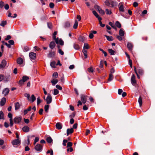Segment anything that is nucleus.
Wrapping results in <instances>:
<instances>
[{
  "label": "nucleus",
  "mask_w": 155,
  "mask_h": 155,
  "mask_svg": "<svg viewBox=\"0 0 155 155\" xmlns=\"http://www.w3.org/2000/svg\"><path fill=\"white\" fill-rule=\"evenodd\" d=\"M29 79V78L26 75L24 76L22 78V79L19 81L18 84L22 85L24 84V82L28 81Z\"/></svg>",
  "instance_id": "obj_1"
},
{
  "label": "nucleus",
  "mask_w": 155,
  "mask_h": 155,
  "mask_svg": "<svg viewBox=\"0 0 155 155\" xmlns=\"http://www.w3.org/2000/svg\"><path fill=\"white\" fill-rule=\"evenodd\" d=\"M42 145L38 143L35 146V149L38 152H40L42 150Z\"/></svg>",
  "instance_id": "obj_2"
},
{
  "label": "nucleus",
  "mask_w": 155,
  "mask_h": 155,
  "mask_svg": "<svg viewBox=\"0 0 155 155\" xmlns=\"http://www.w3.org/2000/svg\"><path fill=\"white\" fill-rule=\"evenodd\" d=\"M47 103L48 104H49L51 103L52 101V98L51 95L48 94V96L46 98V99Z\"/></svg>",
  "instance_id": "obj_3"
},
{
  "label": "nucleus",
  "mask_w": 155,
  "mask_h": 155,
  "mask_svg": "<svg viewBox=\"0 0 155 155\" xmlns=\"http://www.w3.org/2000/svg\"><path fill=\"white\" fill-rule=\"evenodd\" d=\"M21 117H16L14 119V123L15 124L19 123L21 120Z\"/></svg>",
  "instance_id": "obj_4"
},
{
  "label": "nucleus",
  "mask_w": 155,
  "mask_h": 155,
  "mask_svg": "<svg viewBox=\"0 0 155 155\" xmlns=\"http://www.w3.org/2000/svg\"><path fill=\"white\" fill-rule=\"evenodd\" d=\"M29 56L31 60H35L36 58V54L34 52H31L29 54Z\"/></svg>",
  "instance_id": "obj_5"
},
{
  "label": "nucleus",
  "mask_w": 155,
  "mask_h": 155,
  "mask_svg": "<svg viewBox=\"0 0 155 155\" xmlns=\"http://www.w3.org/2000/svg\"><path fill=\"white\" fill-rule=\"evenodd\" d=\"M6 61L5 60H3L1 64H0V68H3L5 67L6 65Z\"/></svg>",
  "instance_id": "obj_6"
},
{
  "label": "nucleus",
  "mask_w": 155,
  "mask_h": 155,
  "mask_svg": "<svg viewBox=\"0 0 155 155\" xmlns=\"http://www.w3.org/2000/svg\"><path fill=\"white\" fill-rule=\"evenodd\" d=\"M20 141L19 139H15L12 141V143L13 146L20 144Z\"/></svg>",
  "instance_id": "obj_7"
},
{
  "label": "nucleus",
  "mask_w": 155,
  "mask_h": 155,
  "mask_svg": "<svg viewBox=\"0 0 155 155\" xmlns=\"http://www.w3.org/2000/svg\"><path fill=\"white\" fill-rule=\"evenodd\" d=\"M55 127L58 130L61 129L62 127V124L61 123L58 122L55 125Z\"/></svg>",
  "instance_id": "obj_8"
},
{
  "label": "nucleus",
  "mask_w": 155,
  "mask_h": 155,
  "mask_svg": "<svg viewBox=\"0 0 155 155\" xmlns=\"http://www.w3.org/2000/svg\"><path fill=\"white\" fill-rule=\"evenodd\" d=\"M131 82L132 84L133 85L136 83V81L135 80V76L134 74H133L131 79Z\"/></svg>",
  "instance_id": "obj_9"
},
{
  "label": "nucleus",
  "mask_w": 155,
  "mask_h": 155,
  "mask_svg": "<svg viewBox=\"0 0 155 155\" xmlns=\"http://www.w3.org/2000/svg\"><path fill=\"white\" fill-rule=\"evenodd\" d=\"M81 99L83 104L86 103L87 101V96H85L84 95H81Z\"/></svg>",
  "instance_id": "obj_10"
},
{
  "label": "nucleus",
  "mask_w": 155,
  "mask_h": 155,
  "mask_svg": "<svg viewBox=\"0 0 155 155\" xmlns=\"http://www.w3.org/2000/svg\"><path fill=\"white\" fill-rule=\"evenodd\" d=\"M9 92V89L8 88H6L3 90L2 92V94H4L5 96H6L8 94Z\"/></svg>",
  "instance_id": "obj_11"
},
{
  "label": "nucleus",
  "mask_w": 155,
  "mask_h": 155,
  "mask_svg": "<svg viewBox=\"0 0 155 155\" xmlns=\"http://www.w3.org/2000/svg\"><path fill=\"white\" fill-rule=\"evenodd\" d=\"M6 99L4 97H3L0 101V106H2L4 105L6 102Z\"/></svg>",
  "instance_id": "obj_12"
},
{
  "label": "nucleus",
  "mask_w": 155,
  "mask_h": 155,
  "mask_svg": "<svg viewBox=\"0 0 155 155\" xmlns=\"http://www.w3.org/2000/svg\"><path fill=\"white\" fill-rule=\"evenodd\" d=\"M137 73L139 74L142 75L143 74V71L141 68H139L137 69Z\"/></svg>",
  "instance_id": "obj_13"
},
{
  "label": "nucleus",
  "mask_w": 155,
  "mask_h": 155,
  "mask_svg": "<svg viewBox=\"0 0 155 155\" xmlns=\"http://www.w3.org/2000/svg\"><path fill=\"white\" fill-rule=\"evenodd\" d=\"M117 3L116 2L114 1H110V7H113L114 6H117Z\"/></svg>",
  "instance_id": "obj_14"
},
{
  "label": "nucleus",
  "mask_w": 155,
  "mask_h": 155,
  "mask_svg": "<svg viewBox=\"0 0 155 155\" xmlns=\"http://www.w3.org/2000/svg\"><path fill=\"white\" fill-rule=\"evenodd\" d=\"M55 44L54 42L52 41L49 44V47L51 49H53L55 46Z\"/></svg>",
  "instance_id": "obj_15"
},
{
  "label": "nucleus",
  "mask_w": 155,
  "mask_h": 155,
  "mask_svg": "<svg viewBox=\"0 0 155 155\" xmlns=\"http://www.w3.org/2000/svg\"><path fill=\"white\" fill-rule=\"evenodd\" d=\"M74 130L73 128L68 129L67 130V136H68L70 134H71L73 133Z\"/></svg>",
  "instance_id": "obj_16"
},
{
  "label": "nucleus",
  "mask_w": 155,
  "mask_h": 155,
  "mask_svg": "<svg viewBox=\"0 0 155 155\" xmlns=\"http://www.w3.org/2000/svg\"><path fill=\"white\" fill-rule=\"evenodd\" d=\"M23 60L21 58H18L17 60V62L19 64H21L23 63Z\"/></svg>",
  "instance_id": "obj_17"
},
{
  "label": "nucleus",
  "mask_w": 155,
  "mask_h": 155,
  "mask_svg": "<svg viewBox=\"0 0 155 155\" xmlns=\"http://www.w3.org/2000/svg\"><path fill=\"white\" fill-rule=\"evenodd\" d=\"M22 130L24 132H28L29 130V128L27 126H25L22 128Z\"/></svg>",
  "instance_id": "obj_18"
},
{
  "label": "nucleus",
  "mask_w": 155,
  "mask_h": 155,
  "mask_svg": "<svg viewBox=\"0 0 155 155\" xmlns=\"http://www.w3.org/2000/svg\"><path fill=\"white\" fill-rule=\"evenodd\" d=\"M127 46L128 49L130 50H131L133 48V45L131 43L128 42Z\"/></svg>",
  "instance_id": "obj_19"
},
{
  "label": "nucleus",
  "mask_w": 155,
  "mask_h": 155,
  "mask_svg": "<svg viewBox=\"0 0 155 155\" xmlns=\"http://www.w3.org/2000/svg\"><path fill=\"white\" fill-rule=\"evenodd\" d=\"M20 107V104L18 102L15 104V110L18 109Z\"/></svg>",
  "instance_id": "obj_20"
},
{
  "label": "nucleus",
  "mask_w": 155,
  "mask_h": 155,
  "mask_svg": "<svg viewBox=\"0 0 155 155\" xmlns=\"http://www.w3.org/2000/svg\"><path fill=\"white\" fill-rule=\"evenodd\" d=\"M82 52L84 54V55L85 57V58H86L87 57V50L85 49H83L82 50Z\"/></svg>",
  "instance_id": "obj_21"
},
{
  "label": "nucleus",
  "mask_w": 155,
  "mask_h": 155,
  "mask_svg": "<svg viewBox=\"0 0 155 155\" xmlns=\"http://www.w3.org/2000/svg\"><path fill=\"white\" fill-rule=\"evenodd\" d=\"M119 35L120 36H123L124 35V32L122 29H120L119 31Z\"/></svg>",
  "instance_id": "obj_22"
},
{
  "label": "nucleus",
  "mask_w": 155,
  "mask_h": 155,
  "mask_svg": "<svg viewBox=\"0 0 155 155\" xmlns=\"http://www.w3.org/2000/svg\"><path fill=\"white\" fill-rule=\"evenodd\" d=\"M70 24L68 22H66L64 24V26L65 28H69L70 27Z\"/></svg>",
  "instance_id": "obj_23"
},
{
  "label": "nucleus",
  "mask_w": 155,
  "mask_h": 155,
  "mask_svg": "<svg viewBox=\"0 0 155 155\" xmlns=\"http://www.w3.org/2000/svg\"><path fill=\"white\" fill-rule=\"evenodd\" d=\"M104 36L109 41H112L113 40V38L111 36H107L106 35H105Z\"/></svg>",
  "instance_id": "obj_24"
},
{
  "label": "nucleus",
  "mask_w": 155,
  "mask_h": 155,
  "mask_svg": "<svg viewBox=\"0 0 155 155\" xmlns=\"http://www.w3.org/2000/svg\"><path fill=\"white\" fill-rule=\"evenodd\" d=\"M48 143H51L53 141V140L51 137H49L46 139Z\"/></svg>",
  "instance_id": "obj_25"
},
{
  "label": "nucleus",
  "mask_w": 155,
  "mask_h": 155,
  "mask_svg": "<svg viewBox=\"0 0 155 155\" xmlns=\"http://www.w3.org/2000/svg\"><path fill=\"white\" fill-rule=\"evenodd\" d=\"M36 97L34 94H32L31 95V100H30L31 102L32 103L36 100Z\"/></svg>",
  "instance_id": "obj_26"
},
{
  "label": "nucleus",
  "mask_w": 155,
  "mask_h": 155,
  "mask_svg": "<svg viewBox=\"0 0 155 155\" xmlns=\"http://www.w3.org/2000/svg\"><path fill=\"white\" fill-rule=\"evenodd\" d=\"M58 80L57 79H53L51 80V82L52 83L53 85H54L58 82Z\"/></svg>",
  "instance_id": "obj_27"
},
{
  "label": "nucleus",
  "mask_w": 155,
  "mask_h": 155,
  "mask_svg": "<svg viewBox=\"0 0 155 155\" xmlns=\"http://www.w3.org/2000/svg\"><path fill=\"white\" fill-rule=\"evenodd\" d=\"M98 18V20L99 21V24L101 27H104L105 26V25L104 24H102V22L101 21V20H102V18Z\"/></svg>",
  "instance_id": "obj_28"
},
{
  "label": "nucleus",
  "mask_w": 155,
  "mask_h": 155,
  "mask_svg": "<svg viewBox=\"0 0 155 155\" xmlns=\"http://www.w3.org/2000/svg\"><path fill=\"white\" fill-rule=\"evenodd\" d=\"M108 52L111 55H114L115 54V51L112 49H109Z\"/></svg>",
  "instance_id": "obj_29"
},
{
  "label": "nucleus",
  "mask_w": 155,
  "mask_h": 155,
  "mask_svg": "<svg viewBox=\"0 0 155 155\" xmlns=\"http://www.w3.org/2000/svg\"><path fill=\"white\" fill-rule=\"evenodd\" d=\"M73 47L74 48L77 50H78L80 49V47L79 45L76 44H74L73 45Z\"/></svg>",
  "instance_id": "obj_30"
},
{
  "label": "nucleus",
  "mask_w": 155,
  "mask_h": 155,
  "mask_svg": "<svg viewBox=\"0 0 155 155\" xmlns=\"http://www.w3.org/2000/svg\"><path fill=\"white\" fill-rule=\"evenodd\" d=\"M93 14L95 16V17L98 18H98H101L99 16V15L95 11H93Z\"/></svg>",
  "instance_id": "obj_31"
},
{
  "label": "nucleus",
  "mask_w": 155,
  "mask_h": 155,
  "mask_svg": "<svg viewBox=\"0 0 155 155\" xmlns=\"http://www.w3.org/2000/svg\"><path fill=\"white\" fill-rule=\"evenodd\" d=\"M78 22L77 20L75 21L73 25V28L74 29H76L78 26Z\"/></svg>",
  "instance_id": "obj_32"
},
{
  "label": "nucleus",
  "mask_w": 155,
  "mask_h": 155,
  "mask_svg": "<svg viewBox=\"0 0 155 155\" xmlns=\"http://www.w3.org/2000/svg\"><path fill=\"white\" fill-rule=\"evenodd\" d=\"M138 102L140 106H141L142 104V100L141 97H139L138 99Z\"/></svg>",
  "instance_id": "obj_33"
},
{
  "label": "nucleus",
  "mask_w": 155,
  "mask_h": 155,
  "mask_svg": "<svg viewBox=\"0 0 155 155\" xmlns=\"http://www.w3.org/2000/svg\"><path fill=\"white\" fill-rule=\"evenodd\" d=\"M54 55V53L53 52L51 51L48 54V56L50 57H53Z\"/></svg>",
  "instance_id": "obj_34"
},
{
  "label": "nucleus",
  "mask_w": 155,
  "mask_h": 155,
  "mask_svg": "<svg viewBox=\"0 0 155 155\" xmlns=\"http://www.w3.org/2000/svg\"><path fill=\"white\" fill-rule=\"evenodd\" d=\"M119 10L120 11L123 12L124 11V7L123 5H120L119 8Z\"/></svg>",
  "instance_id": "obj_35"
},
{
  "label": "nucleus",
  "mask_w": 155,
  "mask_h": 155,
  "mask_svg": "<svg viewBox=\"0 0 155 155\" xmlns=\"http://www.w3.org/2000/svg\"><path fill=\"white\" fill-rule=\"evenodd\" d=\"M115 25L118 28H120L121 27V25L120 23L118 21L116 22Z\"/></svg>",
  "instance_id": "obj_36"
},
{
  "label": "nucleus",
  "mask_w": 155,
  "mask_h": 155,
  "mask_svg": "<svg viewBox=\"0 0 155 155\" xmlns=\"http://www.w3.org/2000/svg\"><path fill=\"white\" fill-rule=\"evenodd\" d=\"M113 75L111 74H110L108 78V81H111L113 80Z\"/></svg>",
  "instance_id": "obj_37"
},
{
  "label": "nucleus",
  "mask_w": 155,
  "mask_h": 155,
  "mask_svg": "<svg viewBox=\"0 0 155 155\" xmlns=\"http://www.w3.org/2000/svg\"><path fill=\"white\" fill-rule=\"evenodd\" d=\"M56 65V63L54 61H52L50 63V65L52 68H55Z\"/></svg>",
  "instance_id": "obj_38"
},
{
  "label": "nucleus",
  "mask_w": 155,
  "mask_h": 155,
  "mask_svg": "<svg viewBox=\"0 0 155 155\" xmlns=\"http://www.w3.org/2000/svg\"><path fill=\"white\" fill-rule=\"evenodd\" d=\"M7 22L6 21H2L0 24V25L3 27H4L6 25Z\"/></svg>",
  "instance_id": "obj_39"
},
{
  "label": "nucleus",
  "mask_w": 155,
  "mask_h": 155,
  "mask_svg": "<svg viewBox=\"0 0 155 155\" xmlns=\"http://www.w3.org/2000/svg\"><path fill=\"white\" fill-rule=\"evenodd\" d=\"M58 44H59L60 45H64V41L62 39H60L59 40L58 39Z\"/></svg>",
  "instance_id": "obj_40"
},
{
  "label": "nucleus",
  "mask_w": 155,
  "mask_h": 155,
  "mask_svg": "<svg viewBox=\"0 0 155 155\" xmlns=\"http://www.w3.org/2000/svg\"><path fill=\"white\" fill-rule=\"evenodd\" d=\"M4 114L2 111H0V119H4Z\"/></svg>",
  "instance_id": "obj_41"
},
{
  "label": "nucleus",
  "mask_w": 155,
  "mask_h": 155,
  "mask_svg": "<svg viewBox=\"0 0 155 155\" xmlns=\"http://www.w3.org/2000/svg\"><path fill=\"white\" fill-rule=\"evenodd\" d=\"M49 108V105H45V110L46 112H48V110Z\"/></svg>",
  "instance_id": "obj_42"
},
{
  "label": "nucleus",
  "mask_w": 155,
  "mask_h": 155,
  "mask_svg": "<svg viewBox=\"0 0 155 155\" xmlns=\"http://www.w3.org/2000/svg\"><path fill=\"white\" fill-rule=\"evenodd\" d=\"M109 24L111 26L112 28H114V29H116V28L115 26L114 25V24H113L112 22H109Z\"/></svg>",
  "instance_id": "obj_43"
},
{
  "label": "nucleus",
  "mask_w": 155,
  "mask_h": 155,
  "mask_svg": "<svg viewBox=\"0 0 155 155\" xmlns=\"http://www.w3.org/2000/svg\"><path fill=\"white\" fill-rule=\"evenodd\" d=\"M99 50L102 51L104 54L105 57H106L107 55V53L106 52L104 51L103 49L101 48H100Z\"/></svg>",
  "instance_id": "obj_44"
},
{
  "label": "nucleus",
  "mask_w": 155,
  "mask_h": 155,
  "mask_svg": "<svg viewBox=\"0 0 155 155\" xmlns=\"http://www.w3.org/2000/svg\"><path fill=\"white\" fill-rule=\"evenodd\" d=\"M47 25L48 27L50 28L51 29L52 27V24L51 22H47Z\"/></svg>",
  "instance_id": "obj_45"
},
{
  "label": "nucleus",
  "mask_w": 155,
  "mask_h": 155,
  "mask_svg": "<svg viewBox=\"0 0 155 155\" xmlns=\"http://www.w3.org/2000/svg\"><path fill=\"white\" fill-rule=\"evenodd\" d=\"M59 93V91L57 89H54V91L53 94L54 95H56Z\"/></svg>",
  "instance_id": "obj_46"
},
{
  "label": "nucleus",
  "mask_w": 155,
  "mask_h": 155,
  "mask_svg": "<svg viewBox=\"0 0 155 155\" xmlns=\"http://www.w3.org/2000/svg\"><path fill=\"white\" fill-rule=\"evenodd\" d=\"M24 95H25V97H27L28 100V101H30V95L28 94L25 93Z\"/></svg>",
  "instance_id": "obj_47"
},
{
  "label": "nucleus",
  "mask_w": 155,
  "mask_h": 155,
  "mask_svg": "<svg viewBox=\"0 0 155 155\" xmlns=\"http://www.w3.org/2000/svg\"><path fill=\"white\" fill-rule=\"evenodd\" d=\"M58 74L57 72H55L53 74L52 77L53 78H56L58 77Z\"/></svg>",
  "instance_id": "obj_48"
},
{
  "label": "nucleus",
  "mask_w": 155,
  "mask_h": 155,
  "mask_svg": "<svg viewBox=\"0 0 155 155\" xmlns=\"http://www.w3.org/2000/svg\"><path fill=\"white\" fill-rule=\"evenodd\" d=\"M89 48V47L87 43H84V49H87Z\"/></svg>",
  "instance_id": "obj_49"
},
{
  "label": "nucleus",
  "mask_w": 155,
  "mask_h": 155,
  "mask_svg": "<svg viewBox=\"0 0 155 155\" xmlns=\"http://www.w3.org/2000/svg\"><path fill=\"white\" fill-rule=\"evenodd\" d=\"M53 39L55 40V42L57 44H58V38H56V36H53Z\"/></svg>",
  "instance_id": "obj_50"
},
{
  "label": "nucleus",
  "mask_w": 155,
  "mask_h": 155,
  "mask_svg": "<svg viewBox=\"0 0 155 155\" xmlns=\"http://www.w3.org/2000/svg\"><path fill=\"white\" fill-rule=\"evenodd\" d=\"M134 71H135V73L137 74V78H138L139 79L140 78V77L139 76V75L138 74H138V73H137V70L136 68L135 67H134Z\"/></svg>",
  "instance_id": "obj_51"
},
{
  "label": "nucleus",
  "mask_w": 155,
  "mask_h": 155,
  "mask_svg": "<svg viewBox=\"0 0 155 155\" xmlns=\"http://www.w3.org/2000/svg\"><path fill=\"white\" fill-rule=\"evenodd\" d=\"M94 8L98 11L101 8L98 5H95L94 6Z\"/></svg>",
  "instance_id": "obj_52"
},
{
  "label": "nucleus",
  "mask_w": 155,
  "mask_h": 155,
  "mask_svg": "<svg viewBox=\"0 0 155 155\" xmlns=\"http://www.w3.org/2000/svg\"><path fill=\"white\" fill-rule=\"evenodd\" d=\"M105 5L107 6H110V1L109 2V1L106 0L105 2Z\"/></svg>",
  "instance_id": "obj_53"
},
{
  "label": "nucleus",
  "mask_w": 155,
  "mask_h": 155,
  "mask_svg": "<svg viewBox=\"0 0 155 155\" xmlns=\"http://www.w3.org/2000/svg\"><path fill=\"white\" fill-rule=\"evenodd\" d=\"M98 12L100 14L102 15H104L105 13L104 11L101 8L100 9V10L98 11Z\"/></svg>",
  "instance_id": "obj_54"
},
{
  "label": "nucleus",
  "mask_w": 155,
  "mask_h": 155,
  "mask_svg": "<svg viewBox=\"0 0 155 155\" xmlns=\"http://www.w3.org/2000/svg\"><path fill=\"white\" fill-rule=\"evenodd\" d=\"M106 13L107 15H110L111 14V12L110 11H109L108 9H106L105 10Z\"/></svg>",
  "instance_id": "obj_55"
},
{
  "label": "nucleus",
  "mask_w": 155,
  "mask_h": 155,
  "mask_svg": "<svg viewBox=\"0 0 155 155\" xmlns=\"http://www.w3.org/2000/svg\"><path fill=\"white\" fill-rule=\"evenodd\" d=\"M8 117L10 118L9 120L12 119V114L10 113L8 114Z\"/></svg>",
  "instance_id": "obj_56"
},
{
  "label": "nucleus",
  "mask_w": 155,
  "mask_h": 155,
  "mask_svg": "<svg viewBox=\"0 0 155 155\" xmlns=\"http://www.w3.org/2000/svg\"><path fill=\"white\" fill-rule=\"evenodd\" d=\"M4 5V2L2 1H0V7L1 8H2L3 7Z\"/></svg>",
  "instance_id": "obj_57"
},
{
  "label": "nucleus",
  "mask_w": 155,
  "mask_h": 155,
  "mask_svg": "<svg viewBox=\"0 0 155 155\" xmlns=\"http://www.w3.org/2000/svg\"><path fill=\"white\" fill-rule=\"evenodd\" d=\"M8 43L9 44V45H14V42L13 40H10L8 41Z\"/></svg>",
  "instance_id": "obj_58"
},
{
  "label": "nucleus",
  "mask_w": 155,
  "mask_h": 155,
  "mask_svg": "<svg viewBox=\"0 0 155 155\" xmlns=\"http://www.w3.org/2000/svg\"><path fill=\"white\" fill-rule=\"evenodd\" d=\"M68 142V140H63V145L64 146H66V143H67Z\"/></svg>",
  "instance_id": "obj_59"
},
{
  "label": "nucleus",
  "mask_w": 155,
  "mask_h": 155,
  "mask_svg": "<svg viewBox=\"0 0 155 155\" xmlns=\"http://www.w3.org/2000/svg\"><path fill=\"white\" fill-rule=\"evenodd\" d=\"M72 143L71 142H69L68 143L67 147H71L72 146Z\"/></svg>",
  "instance_id": "obj_60"
},
{
  "label": "nucleus",
  "mask_w": 155,
  "mask_h": 155,
  "mask_svg": "<svg viewBox=\"0 0 155 155\" xmlns=\"http://www.w3.org/2000/svg\"><path fill=\"white\" fill-rule=\"evenodd\" d=\"M88 71L92 73L94 71V69L93 68L90 67L88 68Z\"/></svg>",
  "instance_id": "obj_61"
},
{
  "label": "nucleus",
  "mask_w": 155,
  "mask_h": 155,
  "mask_svg": "<svg viewBox=\"0 0 155 155\" xmlns=\"http://www.w3.org/2000/svg\"><path fill=\"white\" fill-rule=\"evenodd\" d=\"M58 52L61 55H63L64 54V52L61 49H58Z\"/></svg>",
  "instance_id": "obj_62"
},
{
  "label": "nucleus",
  "mask_w": 155,
  "mask_h": 155,
  "mask_svg": "<svg viewBox=\"0 0 155 155\" xmlns=\"http://www.w3.org/2000/svg\"><path fill=\"white\" fill-rule=\"evenodd\" d=\"M122 36H120L119 35H117L116 36L117 38L118 39L119 41H121L122 40Z\"/></svg>",
  "instance_id": "obj_63"
},
{
  "label": "nucleus",
  "mask_w": 155,
  "mask_h": 155,
  "mask_svg": "<svg viewBox=\"0 0 155 155\" xmlns=\"http://www.w3.org/2000/svg\"><path fill=\"white\" fill-rule=\"evenodd\" d=\"M41 102V100L39 97L37 98V104H39Z\"/></svg>",
  "instance_id": "obj_64"
}]
</instances>
